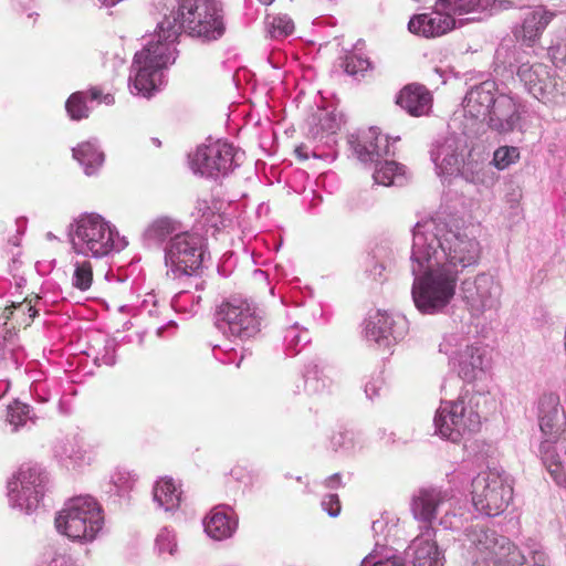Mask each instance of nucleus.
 <instances>
[{
	"instance_id": "1",
	"label": "nucleus",
	"mask_w": 566,
	"mask_h": 566,
	"mask_svg": "<svg viewBox=\"0 0 566 566\" xmlns=\"http://www.w3.org/2000/svg\"><path fill=\"white\" fill-rule=\"evenodd\" d=\"M482 247L474 235L453 231L436 219L412 230L411 297L424 315L442 313L455 294L459 274L479 264Z\"/></svg>"
},
{
	"instance_id": "2",
	"label": "nucleus",
	"mask_w": 566,
	"mask_h": 566,
	"mask_svg": "<svg viewBox=\"0 0 566 566\" xmlns=\"http://www.w3.org/2000/svg\"><path fill=\"white\" fill-rule=\"evenodd\" d=\"M157 23L155 38L175 46L181 33L203 42L220 39L226 32L222 6L218 0H170Z\"/></svg>"
},
{
	"instance_id": "3",
	"label": "nucleus",
	"mask_w": 566,
	"mask_h": 566,
	"mask_svg": "<svg viewBox=\"0 0 566 566\" xmlns=\"http://www.w3.org/2000/svg\"><path fill=\"white\" fill-rule=\"evenodd\" d=\"M462 105L467 115L485 119L491 130L502 135L520 130L526 113L524 101L511 92H500L493 80L472 86L467 92Z\"/></svg>"
},
{
	"instance_id": "4",
	"label": "nucleus",
	"mask_w": 566,
	"mask_h": 566,
	"mask_svg": "<svg viewBox=\"0 0 566 566\" xmlns=\"http://www.w3.org/2000/svg\"><path fill=\"white\" fill-rule=\"evenodd\" d=\"M559 403L556 392H545L539 398L538 421L544 437L539 453L554 482L566 489V416Z\"/></svg>"
},
{
	"instance_id": "5",
	"label": "nucleus",
	"mask_w": 566,
	"mask_h": 566,
	"mask_svg": "<svg viewBox=\"0 0 566 566\" xmlns=\"http://www.w3.org/2000/svg\"><path fill=\"white\" fill-rule=\"evenodd\" d=\"M67 235L76 254L97 260L119 253L128 245L118 229L96 212H83L73 218Z\"/></svg>"
},
{
	"instance_id": "6",
	"label": "nucleus",
	"mask_w": 566,
	"mask_h": 566,
	"mask_svg": "<svg viewBox=\"0 0 566 566\" xmlns=\"http://www.w3.org/2000/svg\"><path fill=\"white\" fill-rule=\"evenodd\" d=\"M461 542L467 558L478 566H522L526 560L509 537L484 524L467 526Z\"/></svg>"
},
{
	"instance_id": "7",
	"label": "nucleus",
	"mask_w": 566,
	"mask_h": 566,
	"mask_svg": "<svg viewBox=\"0 0 566 566\" xmlns=\"http://www.w3.org/2000/svg\"><path fill=\"white\" fill-rule=\"evenodd\" d=\"M486 400L482 392L464 390L455 400H441L433 423L442 439L459 443L478 432L481 427V403Z\"/></svg>"
},
{
	"instance_id": "8",
	"label": "nucleus",
	"mask_w": 566,
	"mask_h": 566,
	"mask_svg": "<svg viewBox=\"0 0 566 566\" xmlns=\"http://www.w3.org/2000/svg\"><path fill=\"white\" fill-rule=\"evenodd\" d=\"M134 56L128 87L132 94L150 97L164 84V69L175 63L177 50L164 39L156 38Z\"/></svg>"
},
{
	"instance_id": "9",
	"label": "nucleus",
	"mask_w": 566,
	"mask_h": 566,
	"mask_svg": "<svg viewBox=\"0 0 566 566\" xmlns=\"http://www.w3.org/2000/svg\"><path fill=\"white\" fill-rule=\"evenodd\" d=\"M54 524L56 531L71 541L92 543L104 527L103 509L91 495L73 496L56 513Z\"/></svg>"
},
{
	"instance_id": "10",
	"label": "nucleus",
	"mask_w": 566,
	"mask_h": 566,
	"mask_svg": "<svg viewBox=\"0 0 566 566\" xmlns=\"http://www.w3.org/2000/svg\"><path fill=\"white\" fill-rule=\"evenodd\" d=\"M264 312L250 298L233 295L216 308L214 325L230 340L255 338L264 326Z\"/></svg>"
},
{
	"instance_id": "11",
	"label": "nucleus",
	"mask_w": 566,
	"mask_h": 566,
	"mask_svg": "<svg viewBox=\"0 0 566 566\" xmlns=\"http://www.w3.org/2000/svg\"><path fill=\"white\" fill-rule=\"evenodd\" d=\"M440 352L449 357L458 376L469 384L481 379L491 367L486 346L462 332L446 335Z\"/></svg>"
},
{
	"instance_id": "12",
	"label": "nucleus",
	"mask_w": 566,
	"mask_h": 566,
	"mask_svg": "<svg viewBox=\"0 0 566 566\" xmlns=\"http://www.w3.org/2000/svg\"><path fill=\"white\" fill-rule=\"evenodd\" d=\"M244 153L224 139L208 138L189 155L193 174L217 179L228 176L241 165Z\"/></svg>"
},
{
	"instance_id": "13",
	"label": "nucleus",
	"mask_w": 566,
	"mask_h": 566,
	"mask_svg": "<svg viewBox=\"0 0 566 566\" xmlns=\"http://www.w3.org/2000/svg\"><path fill=\"white\" fill-rule=\"evenodd\" d=\"M472 504L480 514L497 516L513 499L512 481L504 471L489 469L472 481Z\"/></svg>"
},
{
	"instance_id": "14",
	"label": "nucleus",
	"mask_w": 566,
	"mask_h": 566,
	"mask_svg": "<svg viewBox=\"0 0 566 566\" xmlns=\"http://www.w3.org/2000/svg\"><path fill=\"white\" fill-rule=\"evenodd\" d=\"M465 148V140L455 135H450L442 142H437L430 153L437 175L447 177L461 174L467 181L484 184L486 172L480 164L468 163L464 165L463 154Z\"/></svg>"
},
{
	"instance_id": "15",
	"label": "nucleus",
	"mask_w": 566,
	"mask_h": 566,
	"mask_svg": "<svg viewBox=\"0 0 566 566\" xmlns=\"http://www.w3.org/2000/svg\"><path fill=\"white\" fill-rule=\"evenodd\" d=\"M49 482L48 472L38 464H23L8 482L11 507L27 514L34 512L44 496Z\"/></svg>"
},
{
	"instance_id": "16",
	"label": "nucleus",
	"mask_w": 566,
	"mask_h": 566,
	"mask_svg": "<svg viewBox=\"0 0 566 566\" xmlns=\"http://www.w3.org/2000/svg\"><path fill=\"white\" fill-rule=\"evenodd\" d=\"M164 251L166 274L171 279L192 275L203 261L200 238L187 231L169 239Z\"/></svg>"
},
{
	"instance_id": "17",
	"label": "nucleus",
	"mask_w": 566,
	"mask_h": 566,
	"mask_svg": "<svg viewBox=\"0 0 566 566\" xmlns=\"http://www.w3.org/2000/svg\"><path fill=\"white\" fill-rule=\"evenodd\" d=\"M409 331L405 315L376 311L365 321L364 335L367 343L388 349L402 340Z\"/></svg>"
},
{
	"instance_id": "18",
	"label": "nucleus",
	"mask_w": 566,
	"mask_h": 566,
	"mask_svg": "<svg viewBox=\"0 0 566 566\" xmlns=\"http://www.w3.org/2000/svg\"><path fill=\"white\" fill-rule=\"evenodd\" d=\"M505 52L509 56L507 69L511 74H515L524 91L537 101L543 97V92L554 77L549 67L543 63H531L526 59V53L517 49Z\"/></svg>"
},
{
	"instance_id": "19",
	"label": "nucleus",
	"mask_w": 566,
	"mask_h": 566,
	"mask_svg": "<svg viewBox=\"0 0 566 566\" xmlns=\"http://www.w3.org/2000/svg\"><path fill=\"white\" fill-rule=\"evenodd\" d=\"M462 298L474 313H482L499 306L502 287L491 274L480 273L461 283Z\"/></svg>"
},
{
	"instance_id": "20",
	"label": "nucleus",
	"mask_w": 566,
	"mask_h": 566,
	"mask_svg": "<svg viewBox=\"0 0 566 566\" xmlns=\"http://www.w3.org/2000/svg\"><path fill=\"white\" fill-rule=\"evenodd\" d=\"M453 506V492L437 486L421 488L411 499V513L415 520L432 525L438 515Z\"/></svg>"
},
{
	"instance_id": "21",
	"label": "nucleus",
	"mask_w": 566,
	"mask_h": 566,
	"mask_svg": "<svg viewBox=\"0 0 566 566\" xmlns=\"http://www.w3.org/2000/svg\"><path fill=\"white\" fill-rule=\"evenodd\" d=\"M437 6L444 10L450 17H462L465 14H474L468 19H459V25L464 21H481L488 17L509 9L510 1L504 0H438Z\"/></svg>"
},
{
	"instance_id": "22",
	"label": "nucleus",
	"mask_w": 566,
	"mask_h": 566,
	"mask_svg": "<svg viewBox=\"0 0 566 566\" xmlns=\"http://www.w3.org/2000/svg\"><path fill=\"white\" fill-rule=\"evenodd\" d=\"M437 530L430 524L419 526V534L408 547L412 566H443L444 552L436 541Z\"/></svg>"
},
{
	"instance_id": "23",
	"label": "nucleus",
	"mask_w": 566,
	"mask_h": 566,
	"mask_svg": "<svg viewBox=\"0 0 566 566\" xmlns=\"http://www.w3.org/2000/svg\"><path fill=\"white\" fill-rule=\"evenodd\" d=\"M349 144L361 163H380V159L394 155L390 150L389 139L375 127L359 134L352 135Z\"/></svg>"
},
{
	"instance_id": "24",
	"label": "nucleus",
	"mask_w": 566,
	"mask_h": 566,
	"mask_svg": "<svg viewBox=\"0 0 566 566\" xmlns=\"http://www.w3.org/2000/svg\"><path fill=\"white\" fill-rule=\"evenodd\" d=\"M457 28V19L450 17L444 10L436 4V10L431 13H422L412 17L408 23V30L411 33L424 38H436Z\"/></svg>"
},
{
	"instance_id": "25",
	"label": "nucleus",
	"mask_w": 566,
	"mask_h": 566,
	"mask_svg": "<svg viewBox=\"0 0 566 566\" xmlns=\"http://www.w3.org/2000/svg\"><path fill=\"white\" fill-rule=\"evenodd\" d=\"M205 533L214 541L231 538L238 528V516L227 504L214 506L202 521Z\"/></svg>"
},
{
	"instance_id": "26",
	"label": "nucleus",
	"mask_w": 566,
	"mask_h": 566,
	"mask_svg": "<svg viewBox=\"0 0 566 566\" xmlns=\"http://www.w3.org/2000/svg\"><path fill=\"white\" fill-rule=\"evenodd\" d=\"M88 101H97L105 105H113L115 103V98L112 94H103L98 87L75 92L71 94L65 103V109L71 119L81 120L88 117L91 113V108L87 104Z\"/></svg>"
},
{
	"instance_id": "27",
	"label": "nucleus",
	"mask_w": 566,
	"mask_h": 566,
	"mask_svg": "<svg viewBox=\"0 0 566 566\" xmlns=\"http://www.w3.org/2000/svg\"><path fill=\"white\" fill-rule=\"evenodd\" d=\"M555 13L543 6L535 7L525 13L522 27L515 36L526 45H532L539 39L543 31L554 18Z\"/></svg>"
},
{
	"instance_id": "28",
	"label": "nucleus",
	"mask_w": 566,
	"mask_h": 566,
	"mask_svg": "<svg viewBox=\"0 0 566 566\" xmlns=\"http://www.w3.org/2000/svg\"><path fill=\"white\" fill-rule=\"evenodd\" d=\"M432 97L430 92L420 84L405 86L397 98V104L412 116L428 114L431 108Z\"/></svg>"
},
{
	"instance_id": "29",
	"label": "nucleus",
	"mask_w": 566,
	"mask_h": 566,
	"mask_svg": "<svg viewBox=\"0 0 566 566\" xmlns=\"http://www.w3.org/2000/svg\"><path fill=\"white\" fill-rule=\"evenodd\" d=\"M182 232L181 223L170 217H159L153 220L143 232V241L146 245H160L166 239Z\"/></svg>"
},
{
	"instance_id": "30",
	"label": "nucleus",
	"mask_w": 566,
	"mask_h": 566,
	"mask_svg": "<svg viewBox=\"0 0 566 566\" xmlns=\"http://www.w3.org/2000/svg\"><path fill=\"white\" fill-rule=\"evenodd\" d=\"M54 455L66 469H76L91 462V457L76 438L60 441L54 448Z\"/></svg>"
},
{
	"instance_id": "31",
	"label": "nucleus",
	"mask_w": 566,
	"mask_h": 566,
	"mask_svg": "<svg viewBox=\"0 0 566 566\" xmlns=\"http://www.w3.org/2000/svg\"><path fill=\"white\" fill-rule=\"evenodd\" d=\"M72 153L73 158L83 167L87 176L96 174L105 160L96 139L80 143Z\"/></svg>"
},
{
	"instance_id": "32",
	"label": "nucleus",
	"mask_w": 566,
	"mask_h": 566,
	"mask_svg": "<svg viewBox=\"0 0 566 566\" xmlns=\"http://www.w3.org/2000/svg\"><path fill=\"white\" fill-rule=\"evenodd\" d=\"M180 486L171 478H161L153 489L154 502L166 512L175 511L181 502Z\"/></svg>"
},
{
	"instance_id": "33",
	"label": "nucleus",
	"mask_w": 566,
	"mask_h": 566,
	"mask_svg": "<svg viewBox=\"0 0 566 566\" xmlns=\"http://www.w3.org/2000/svg\"><path fill=\"white\" fill-rule=\"evenodd\" d=\"M34 422L35 415L28 403L14 400L8 405L4 423L11 433L19 432L24 428L29 429Z\"/></svg>"
},
{
	"instance_id": "34",
	"label": "nucleus",
	"mask_w": 566,
	"mask_h": 566,
	"mask_svg": "<svg viewBox=\"0 0 566 566\" xmlns=\"http://www.w3.org/2000/svg\"><path fill=\"white\" fill-rule=\"evenodd\" d=\"M373 178L376 184L382 186H402L406 181L405 167L394 160L385 158L380 163H375Z\"/></svg>"
},
{
	"instance_id": "35",
	"label": "nucleus",
	"mask_w": 566,
	"mask_h": 566,
	"mask_svg": "<svg viewBox=\"0 0 566 566\" xmlns=\"http://www.w3.org/2000/svg\"><path fill=\"white\" fill-rule=\"evenodd\" d=\"M360 566H406V564L396 555L394 548L377 541L374 549L361 560Z\"/></svg>"
},
{
	"instance_id": "36",
	"label": "nucleus",
	"mask_w": 566,
	"mask_h": 566,
	"mask_svg": "<svg viewBox=\"0 0 566 566\" xmlns=\"http://www.w3.org/2000/svg\"><path fill=\"white\" fill-rule=\"evenodd\" d=\"M538 101L551 106L557 113L566 115V81L554 76L543 92V97Z\"/></svg>"
},
{
	"instance_id": "37",
	"label": "nucleus",
	"mask_w": 566,
	"mask_h": 566,
	"mask_svg": "<svg viewBox=\"0 0 566 566\" xmlns=\"http://www.w3.org/2000/svg\"><path fill=\"white\" fill-rule=\"evenodd\" d=\"M304 390L308 395H317L326 389L327 382L323 376V368L317 363H310L304 371Z\"/></svg>"
},
{
	"instance_id": "38",
	"label": "nucleus",
	"mask_w": 566,
	"mask_h": 566,
	"mask_svg": "<svg viewBox=\"0 0 566 566\" xmlns=\"http://www.w3.org/2000/svg\"><path fill=\"white\" fill-rule=\"evenodd\" d=\"M310 333L305 328H301L298 324H294L285 329L284 346L289 355L293 356L301 352L303 346L310 343Z\"/></svg>"
},
{
	"instance_id": "39",
	"label": "nucleus",
	"mask_w": 566,
	"mask_h": 566,
	"mask_svg": "<svg viewBox=\"0 0 566 566\" xmlns=\"http://www.w3.org/2000/svg\"><path fill=\"white\" fill-rule=\"evenodd\" d=\"M155 551L159 557H174L178 552L176 534L168 527H163L155 538Z\"/></svg>"
},
{
	"instance_id": "40",
	"label": "nucleus",
	"mask_w": 566,
	"mask_h": 566,
	"mask_svg": "<svg viewBox=\"0 0 566 566\" xmlns=\"http://www.w3.org/2000/svg\"><path fill=\"white\" fill-rule=\"evenodd\" d=\"M93 282V269L90 261H76L74 263V273L72 284L81 291H87Z\"/></svg>"
},
{
	"instance_id": "41",
	"label": "nucleus",
	"mask_w": 566,
	"mask_h": 566,
	"mask_svg": "<svg viewBox=\"0 0 566 566\" xmlns=\"http://www.w3.org/2000/svg\"><path fill=\"white\" fill-rule=\"evenodd\" d=\"M520 159V149L515 146H501L494 154L492 164L499 169L504 170Z\"/></svg>"
},
{
	"instance_id": "42",
	"label": "nucleus",
	"mask_w": 566,
	"mask_h": 566,
	"mask_svg": "<svg viewBox=\"0 0 566 566\" xmlns=\"http://www.w3.org/2000/svg\"><path fill=\"white\" fill-rule=\"evenodd\" d=\"M268 30L272 38L281 39L294 31V23L287 15H276L268 21Z\"/></svg>"
},
{
	"instance_id": "43",
	"label": "nucleus",
	"mask_w": 566,
	"mask_h": 566,
	"mask_svg": "<svg viewBox=\"0 0 566 566\" xmlns=\"http://www.w3.org/2000/svg\"><path fill=\"white\" fill-rule=\"evenodd\" d=\"M525 547L528 557L525 556L526 560L524 564L528 563L531 566H551L549 557L539 543L534 539H527Z\"/></svg>"
},
{
	"instance_id": "44",
	"label": "nucleus",
	"mask_w": 566,
	"mask_h": 566,
	"mask_svg": "<svg viewBox=\"0 0 566 566\" xmlns=\"http://www.w3.org/2000/svg\"><path fill=\"white\" fill-rule=\"evenodd\" d=\"M396 522L385 515L374 521L371 525V531L374 533L376 542L380 541L381 544H386L387 546H389L388 537L392 534V531L396 528Z\"/></svg>"
},
{
	"instance_id": "45",
	"label": "nucleus",
	"mask_w": 566,
	"mask_h": 566,
	"mask_svg": "<svg viewBox=\"0 0 566 566\" xmlns=\"http://www.w3.org/2000/svg\"><path fill=\"white\" fill-rule=\"evenodd\" d=\"M136 481V474L125 470H117L112 476V482L116 489V492L120 496L132 491L135 486Z\"/></svg>"
},
{
	"instance_id": "46",
	"label": "nucleus",
	"mask_w": 566,
	"mask_h": 566,
	"mask_svg": "<svg viewBox=\"0 0 566 566\" xmlns=\"http://www.w3.org/2000/svg\"><path fill=\"white\" fill-rule=\"evenodd\" d=\"M217 210L218 207L216 203H210L208 199L199 198L196 201L192 216H195L197 219L203 220L208 224L217 226V221L214 220Z\"/></svg>"
},
{
	"instance_id": "47",
	"label": "nucleus",
	"mask_w": 566,
	"mask_h": 566,
	"mask_svg": "<svg viewBox=\"0 0 566 566\" xmlns=\"http://www.w3.org/2000/svg\"><path fill=\"white\" fill-rule=\"evenodd\" d=\"M370 66V62L357 54L346 55L343 67L348 75L357 76L363 75Z\"/></svg>"
},
{
	"instance_id": "48",
	"label": "nucleus",
	"mask_w": 566,
	"mask_h": 566,
	"mask_svg": "<svg viewBox=\"0 0 566 566\" xmlns=\"http://www.w3.org/2000/svg\"><path fill=\"white\" fill-rule=\"evenodd\" d=\"M196 296L188 291H180L171 300V306L176 312L193 313Z\"/></svg>"
},
{
	"instance_id": "49",
	"label": "nucleus",
	"mask_w": 566,
	"mask_h": 566,
	"mask_svg": "<svg viewBox=\"0 0 566 566\" xmlns=\"http://www.w3.org/2000/svg\"><path fill=\"white\" fill-rule=\"evenodd\" d=\"M322 509L331 516L336 517L340 513V502L337 494H327L321 502Z\"/></svg>"
},
{
	"instance_id": "50",
	"label": "nucleus",
	"mask_w": 566,
	"mask_h": 566,
	"mask_svg": "<svg viewBox=\"0 0 566 566\" xmlns=\"http://www.w3.org/2000/svg\"><path fill=\"white\" fill-rule=\"evenodd\" d=\"M382 385L384 380L380 375L371 376L370 379L365 384L366 397L370 400L379 397Z\"/></svg>"
},
{
	"instance_id": "51",
	"label": "nucleus",
	"mask_w": 566,
	"mask_h": 566,
	"mask_svg": "<svg viewBox=\"0 0 566 566\" xmlns=\"http://www.w3.org/2000/svg\"><path fill=\"white\" fill-rule=\"evenodd\" d=\"M452 507H446L441 513L443 515L439 520V524L446 530H453L458 527V518L455 513L452 512Z\"/></svg>"
},
{
	"instance_id": "52",
	"label": "nucleus",
	"mask_w": 566,
	"mask_h": 566,
	"mask_svg": "<svg viewBox=\"0 0 566 566\" xmlns=\"http://www.w3.org/2000/svg\"><path fill=\"white\" fill-rule=\"evenodd\" d=\"M339 119L334 113L327 114L324 118L321 119L322 128L329 133H335L339 128Z\"/></svg>"
},
{
	"instance_id": "53",
	"label": "nucleus",
	"mask_w": 566,
	"mask_h": 566,
	"mask_svg": "<svg viewBox=\"0 0 566 566\" xmlns=\"http://www.w3.org/2000/svg\"><path fill=\"white\" fill-rule=\"evenodd\" d=\"M333 447L338 449L348 450L350 448V437L347 432H339L332 438Z\"/></svg>"
},
{
	"instance_id": "54",
	"label": "nucleus",
	"mask_w": 566,
	"mask_h": 566,
	"mask_svg": "<svg viewBox=\"0 0 566 566\" xmlns=\"http://www.w3.org/2000/svg\"><path fill=\"white\" fill-rule=\"evenodd\" d=\"M324 485L328 489H338L342 486V479L338 473H335L325 479Z\"/></svg>"
},
{
	"instance_id": "55",
	"label": "nucleus",
	"mask_w": 566,
	"mask_h": 566,
	"mask_svg": "<svg viewBox=\"0 0 566 566\" xmlns=\"http://www.w3.org/2000/svg\"><path fill=\"white\" fill-rule=\"evenodd\" d=\"M295 155L302 159L305 160L310 157V149L306 145H300L294 150Z\"/></svg>"
},
{
	"instance_id": "56",
	"label": "nucleus",
	"mask_w": 566,
	"mask_h": 566,
	"mask_svg": "<svg viewBox=\"0 0 566 566\" xmlns=\"http://www.w3.org/2000/svg\"><path fill=\"white\" fill-rule=\"evenodd\" d=\"M18 307L29 313V317L33 318L36 315V310L30 303H18Z\"/></svg>"
},
{
	"instance_id": "57",
	"label": "nucleus",
	"mask_w": 566,
	"mask_h": 566,
	"mask_svg": "<svg viewBox=\"0 0 566 566\" xmlns=\"http://www.w3.org/2000/svg\"><path fill=\"white\" fill-rule=\"evenodd\" d=\"M49 566H72L63 556L54 557Z\"/></svg>"
},
{
	"instance_id": "58",
	"label": "nucleus",
	"mask_w": 566,
	"mask_h": 566,
	"mask_svg": "<svg viewBox=\"0 0 566 566\" xmlns=\"http://www.w3.org/2000/svg\"><path fill=\"white\" fill-rule=\"evenodd\" d=\"M384 271V266L381 264L376 263L374 268L370 270V275H373L374 280H379L381 277Z\"/></svg>"
},
{
	"instance_id": "59",
	"label": "nucleus",
	"mask_w": 566,
	"mask_h": 566,
	"mask_svg": "<svg viewBox=\"0 0 566 566\" xmlns=\"http://www.w3.org/2000/svg\"><path fill=\"white\" fill-rule=\"evenodd\" d=\"M14 308H19V307H18V304H15V303H12V305H11V306H7V307L4 308L3 314H2V317H3V319H4V323H6L8 319H10V317H11V315H12V313H13V310H14Z\"/></svg>"
},
{
	"instance_id": "60",
	"label": "nucleus",
	"mask_w": 566,
	"mask_h": 566,
	"mask_svg": "<svg viewBox=\"0 0 566 566\" xmlns=\"http://www.w3.org/2000/svg\"><path fill=\"white\" fill-rule=\"evenodd\" d=\"M120 1L122 0H98L101 6L106 7V8L114 7L115 4H117Z\"/></svg>"
},
{
	"instance_id": "61",
	"label": "nucleus",
	"mask_w": 566,
	"mask_h": 566,
	"mask_svg": "<svg viewBox=\"0 0 566 566\" xmlns=\"http://www.w3.org/2000/svg\"><path fill=\"white\" fill-rule=\"evenodd\" d=\"M150 303L151 304H156L157 303V301L155 300L154 295H149V297L145 298L144 302H143V304H150Z\"/></svg>"
},
{
	"instance_id": "62",
	"label": "nucleus",
	"mask_w": 566,
	"mask_h": 566,
	"mask_svg": "<svg viewBox=\"0 0 566 566\" xmlns=\"http://www.w3.org/2000/svg\"><path fill=\"white\" fill-rule=\"evenodd\" d=\"M503 50H504V49L502 48V49H499V50L496 51V61H497V62L500 61V59H501V56H502Z\"/></svg>"
},
{
	"instance_id": "63",
	"label": "nucleus",
	"mask_w": 566,
	"mask_h": 566,
	"mask_svg": "<svg viewBox=\"0 0 566 566\" xmlns=\"http://www.w3.org/2000/svg\"><path fill=\"white\" fill-rule=\"evenodd\" d=\"M262 4L264 6H269L271 4L274 0H259Z\"/></svg>"
},
{
	"instance_id": "64",
	"label": "nucleus",
	"mask_w": 566,
	"mask_h": 566,
	"mask_svg": "<svg viewBox=\"0 0 566 566\" xmlns=\"http://www.w3.org/2000/svg\"><path fill=\"white\" fill-rule=\"evenodd\" d=\"M106 364H108V365H113V364H114L113 358H107V359H106Z\"/></svg>"
}]
</instances>
